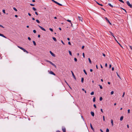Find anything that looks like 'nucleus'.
Instances as JSON below:
<instances>
[{
  "label": "nucleus",
  "instance_id": "obj_1",
  "mask_svg": "<svg viewBox=\"0 0 132 132\" xmlns=\"http://www.w3.org/2000/svg\"><path fill=\"white\" fill-rule=\"evenodd\" d=\"M17 47L21 50H22L24 52H26L27 53H28V52L23 48L19 46H18Z\"/></svg>",
  "mask_w": 132,
  "mask_h": 132
},
{
  "label": "nucleus",
  "instance_id": "obj_2",
  "mask_svg": "<svg viewBox=\"0 0 132 132\" xmlns=\"http://www.w3.org/2000/svg\"><path fill=\"white\" fill-rule=\"evenodd\" d=\"M46 61L47 62H48L49 63L51 64H52V65H53L54 67L55 68H56V66L54 64H53V63H52V62H51V61H48V60H46Z\"/></svg>",
  "mask_w": 132,
  "mask_h": 132
},
{
  "label": "nucleus",
  "instance_id": "obj_3",
  "mask_svg": "<svg viewBox=\"0 0 132 132\" xmlns=\"http://www.w3.org/2000/svg\"><path fill=\"white\" fill-rule=\"evenodd\" d=\"M46 61L47 62H48L49 63L51 64H52V65H53L54 67L55 68H56V66L54 64H53V63H52V62H51V61H48V60H46Z\"/></svg>",
  "mask_w": 132,
  "mask_h": 132
},
{
  "label": "nucleus",
  "instance_id": "obj_4",
  "mask_svg": "<svg viewBox=\"0 0 132 132\" xmlns=\"http://www.w3.org/2000/svg\"><path fill=\"white\" fill-rule=\"evenodd\" d=\"M127 3L128 6H130V7H132V5H131L129 1H127Z\"/></svg>",
  "mask_w": 132,
  "mask_h": 132
},
{
  "label": "nucleus",
  "instance_id": "obj_5",
  "mask_svg": "<svg viewBox=\"0 0 132 132\" xmlns=\"http://www.w3.org/2000/svg\"><path fill=\"white\" fill-rule=\"evenodd\" d=\"M38 26L42 30L45 31H46L45 29L44 28L40 26L39 25H38Z\"/></svg>",
  "mask_w": 132,
  "mask_h": 132
},
{
  "label": "nucleus",
  "instance_id": "obj_6",
  "mask_svg": "<svg viewBox=\"0 0 132 132\" xmlns=\"http://www.w3.org/2000/svg\"><path fill=\"white\" fill-rule=\"evenodd\" d=\"M105 19L108 22V23L111 25L112 24L110 22L109 20L108 19V18L106 17H105Z\"/></svg>",
  "mask_w": 132,
  "mask_h": 132
},
{
  "label": "nucleus",
  "instance_id": "obj_7",
  "mask_svg": "<svg viewBox=\"0 0 132 132\" xmlns=\"http://www.w3.org/2000/svg\"><path fill=\"white\" fill-rule=\"evenodd\" d=\"M78 18L79 20L81 21V22L82 21L83 18L82 17L80 16H78Z\"/></svg>",
  "mask_w": 132,
  "mask_h": 132
},
{
  "label": "nucleus",
  "instance_id": "obj_8",
  "mask_svg": "<svg viewBox=\"0 0 132 132\" xmlns=\"http://www.w3.org/2000/svg\"><path fill=\"white\" fill-rule=\"evenodd\" d=\"M50 52L52 56L53 57L55 56V55L54 53H53L51 51H50Z\"/></svg>",
  "mask_w": 132,
  "mask_h": 132
},
{
  "label": "nucleus",
  "instance_id": "obj_9",
  "mask_svg": "<svg viewBox=\"0 0 132 132\" xmlns=\"http://www.w3.org/2000/svg\"><path fill=\"white\" fill-rule=\"evenodd\" d=\"M71 73H72V76H73V78H74V79H76V78L75 77V76L74 73H73V72L72 71H71Z\"/></svg>",
  "mask_w": 132,
  "mask_h": 132
},
{
  "label": "nucleus",
  "instance_id": "obj_10",
  "mask_svg": "<svg viewBox=\"0 0 132 132\" xmlns=\"http://www.w3.org/2000/svg\"><path fill=\"white\" fill-rule=\"evenodd\" d=\"M109 32L111 34V35L114 37L115 40L116 41H117V40H116V38H115V37L113 35V34L111 31H109Z\"/></svg>",
  "mask_w": 132,
  "mask_h": 132
},
{
  "label": "nucleus",
  "instance_id": "obj_11",
  "mask_svg": "<svg viewBox=\"0 0 132 132\" xmlns=\"http://www.w3.org/2000/svg\"><path fill=\"white\" fill-rule=\"evenodd\" d=\"M62 129L63 132H66V129L65 128L62 127Z\"/></svg>",
  "mask_w": 132,
  "mask_h": 132
},
{
  "label": "nucleus",
  "instance_id": "obj_12",
  "mask_svg": "<svg viewBox=\"0 0 132 132\" xmlns=\"http://www.w3.org/2000/svg\"><path fill=\"white\" fill-rule=\"evenodd\" d=\"M49 73L52 75H54L55 76V74L52 71H50L49 72Z\"/></svg>",
  "mask_w": 132,
  "mask_h": 132
},
{
  "label": "nucleus",
  "instance_id": "obj_13",
  "mask_svg": "<svg viewBox=\"0 0 132 132\" xmlns=\"http://www.w3.org/2000/svg\"><path fill=\"white\" fill-rule=\"evenodd\" d=\"M91 114V115L93 117H94V112L92 111L90 112Z\"/></svg>",
  "mask_w": 132,
  "mask_h": 132
},
{
  "label": "nucleus",
  "instance_id": "obj_14",
  "mask_svg": "<svg viewBox=\"0 0 132 132\" xmlns=\"http://www.w3.org/2000/svg\"><path fill=\"white\" fill-rule=\"evenodd\" d=\"M0 36H1L2 37H3L5 38H6L5 36L3 34H1L0 33Z\"/></svg>",
  "mask_w": 132,
  "mask_h": 132
},
{
  "label": "nucleus",
  "instance_id": "obj_15",
  "mask_svg": "<svg viewBox=\"0 0 132 132\" xmlns=\"http://www.w3.org/2000/svg\"><path fill=\"white\" fill-rule=\"evenodd\" d=\"M56 4H58V5H60V6H62V5L59 3L57 2H56Z\"/></svg>",
  "mask_w": 132,
  "mask_h": 132
},
{
  "label": "nucleus",
  "instance_id": "obj_16",
  "mask_svg": "<svg viewBox=\"0 0 132 132\" xmlns=\"http://www.w3.org/2000/svg\"><path fill=\"white\" fill-rule=\"evenodd\" d=\"M111 123L112 126H113V121L112 119H111Z\"/></svg>",
  "mask_w": 132,
  "mask_h": 132
},
{
  "label": "nucleus",
  "instance_id": "obj_17",
  "mask_svg": "<svg viewBox=\"0 0 132 132\" xmlns=\"http://www.w3.org/2000/svg\"><path fill=\"white\" fill-rule=\"evenodd\" d=\"M90 127L91 128V129L92 130H94V129L93 128V127H92V124L91 123H90Z\"/></svg>",
  "mask_w": 132,
  "mask_h": 132
},
{
  "label": "nucleus",
  "instance_id": "obj_18",
  "mask_svg": "<svg viewBox=\"0 0 132 132\" xmlns=\"http://www.w3.org/2000/svg\"><path fill=\"white\" fill-rule=\"evenodd\" d=\"M52 38L53 40L55 42L56 41V38L54 37H53Z\"/></svg>",
  "mask_w": 132,
  "mask_h": 132
},
{
  "label": "nucleus",
  "instance_id": "obj_19",
  "mask_svg": "<svg viewBox=\"0 0 132 132\" xmlns=\"http://www.w3.org/2000/svg\"><path fill=\"white\" fill-rule=\"evenodd\" d=\"M123 116L121 117H120V120L121 121H122L123 120Z\"/></svg>",
  "mask_w": 132,
  "mask_h": 132
},
{
  "label": "nucleus",
  "instance_id": "obj_20",
  "mask_svg": "<svg viewBox=\"0 0 132 132\" xmlns=\"http://www.w3.org/2000/svg\"><path fill=\"white\" fill-rule=\"evenodd\" d=\"M108 4L111 7H113V6L110 3H109Z\"/></svg>",
  "mask_w": 132,
  "mask_h": 132
},
{
  "label": "nucleus",
  "instance_id": "obj_21",
  "mask_svg": "<svg viewBox=\"0 0 132 132\" xmlns=\"http://www.w3.org/2000/svg\"><path fill=\"white\" fill-rule=\"evenodd\" d=\"M88 60H89V63H92V62H91V61L90 59V58H88Z\"/></svg>",
  "mask_w": 132,
  "mask_h": 132
},
{
  "label": "nucleus",
  "instance_id": "obj_22",
  "mask_svg": "<svg viewBox=\"0 0 132 132\" xmlns=\"http://www.w3.org/2000/svg\"><path fill=\"white\" fill-rule=\"evenodd\" d=\"M84 78H82L81 79V82L82 83L83 82H84Z\"/></svg>",
  "mask_w": 132,
  "mask_h": 132
},
{
  "label": "nucleus",
  "instance_id": "obj_23",
  "mask_svg": "<svg viewBox=\"0 0 132 132\" xmlns=\"http://www.w3.org/2000/svg\"><path fill=\"white\" fill-rule=\"evenodd\" d=\"M83 71L84 72V73H85V74L87 75V73H86L85 70L84 69L83 70Z\"/></svg>",
  "mask_w": 132,
  "mask_h": 132
},
{
  "label": "nucleus",
  "instance_id": "obj_24",
  "mask_svg": "<svg viewBox=\"0 0 132 132\" xmlns=\"http://www.w3.org/2000/svg\"><path fill=\"white\" fill-rule=\"evenodd\" d=\"M69 52L70 55L71 56H72V53H71V52L70 51H69Z\"/></svg>",
  "mask_w": 132,
  "mask_h": 132
},
{
  "label": "nucleus",
  "instance_id": "obj_25",
  "mask_svg": "<svg viewBox=\"0 0 132 132\" xmlns=\"http://www.w3.org/2000/svg\"><path fill=\"white\" fill-rule=\"evenodd\" d=\"M33 43L34 45L35 46H36V43L34 41H33Z\"/></svg>",
  "mask_w": 132,
  "mask_h": 132
},
{
  "label": "nucleus",
  "instance_id": "obj_26",
  "mask_svg": "<svg viewBox=\"0 0 132 132\" xmlns=\"http://www.w3.org/2000/svg\"><path fill=\"white\" fill-rule=\"evenodd\" d=\"M13 9H14V10H15L16 11H17V9L15 8L14 7H13Z\"/></svg>",
  "mask_w": 132,
  "mask_h": 132
},
{
  "label": "nucleus",
  "instance_id": "obj_27",
  "mask_svg": "<svg viewBox=\"0 0 132 132\" xmlns=\"http://www.w3.org/2000/svg\"><path fill=\"white\" fill-rule=\"evenodd\" d=\"M36 21L38 23H40V22L38 20H37V19L36 20Z\"/></svg>",
  "mask_w": 132,
  "mask_h": 132
},
{
  "label": "nucleus",
  "instance_id": "obj_28",
  "mask_svg": "<svg viewBox=\"0 0 132 132\" xmlns=\"http://www.w3.org/2000/svg\"><path fill=\"white\" fill-rule=\"evenodd\" d=\"M98 86H100V89H102L103 87H102V86L101 85H99Z\"/></svg>",
  "mask_w": 132,
  "mask_h": 132
},
{
  "label": "nucleus",
  "instance_id": "obj_29",
  "mask_svg": "<svg viewBox=\"0 0 132 132\" xmlns=\"http://www.w3.org/2000/svg\"><path fill=\"white\" fill-rule=\"evenodd\" d=\"M82 90L83 91H84L85 92V93H86V90H85L83 88H82Z\"/></svg>",
  "mask_w": 132,
  "mask_h": 132
},
{
  "label": "nucleus",
  "instance_id": "obj_30",
  "mask_svg": "<svg viewBox=\"0 0 132 132\" xmlns=\"http://www.w3.org/2000/svg\"><path fill=\"white\" fill-rule=\"evenodd\" d=\"M32 9L34 11H36V9L34 7H33Z\"/></svg>",
  "mask_w": 132,
  "mask_h": 132
},
{
  "label": "nucleus",
  "instance_id": "obj_31",
  "mask_svg": "<svg viewBox=\"0 0 132 132\" xmlns=\"http://www.w3.org/2000/svg\"><path fill=\"white\" fill-rule=\"evenodd\" d=\"M93 102H95V97H94L93 98Z\"/></svg>",
  "mask_w": 132,
  "mask_h": 132
},
{
  "label": "nucleus",
  "instance_id": "obj_32",
  "mask_svg": "<svg viewBox=\"0 0 132 132\" xmlns=\"http://www.w3.org/2000/svg\"><path fill=\"white\" fill-rule=\"evenodd\" d=\"M116 73H117V76H118L119 77V78L120 79H121V78H120V77L119 76V75H118V73L117 72H116Z\"/></svg>",
  "mask_w": 132,
  "mask_h": 132
},
{
  "label": "nucleus",
  "instance_id": "obj_33",
  "mask_svg": "<svg viewBox=\"0 0 132 132\" xmlns=\"http://www.w3.org/2000/svg\"><path fill=\"white\" fill-rule=\"evenodd\" d=\"M96 2L97 3V4H98V5H100L101 6H103V5L102 4H100V3H98L97 2Z\"/></svg>",
  "mask_w": 132,
  "mask_h": 132
},
{
  "label": "nucleus",
  "instance_id": "obj_34",
  "mask_svg": "<svg viewBox=\"0 0 132 132\" xmlns=\"http://www.w3.org/2000/svg\"><path fill=\"white\" fill-rule=\"evenodd\" d=\"M119 1H120V2L122 3H124V2L122 0H118Z\"/></svg>",
  "mask_w": 132,
  "mask_h": 132
},
{
  "label": "nucleus",
  "instance_id": "obj_35",
  "mask_svg": "<svg viewBox=\"0 0 132 132\" xmlns=\"http://www.w3.org/2000/svg\"><path fill=\"white\" fill-rule=\"evenodd\" d=\"M65 82L69 86V87L71 88H71L70 87V86L68 84V83H67V82H66V81L65 80Z\"/></svg>",
  "mask_w": 132,
  "mask_h": 132
},
{
  "label": "nucleus",
  "instance_id": "obj_36",
  "mask_svg": "<svg viewBox=\"0 0 132 132\" xmlns=\"http://www.w3.org/2000/svg\"><path fill=\"white\" fill-rule=\"evenodd\" d=\"M94 92H92L91 93H90V94L91 95H94Z\"/></svg>",
  "mask_w": 132,
  "mask_h": 132
},
{
  "label": "nucleus",
  "instance_id": "obj_37",
  "mask_svg": "<svg viewBox=\"0 0 132 132\" xmlns=\"http://www.w3.org/2000/svg\"><path fill=\"white\" fill-rule=\"evenodd\" d=\"M49 30L51 31L52 32H53V29L52 28H49Z\"/></svg>",
  "mask_w": 132,
  "mask_h": 132
},
{
  "label": "nucleus",
  "instance_id": "obj_38",
  "mask_svg": "<svg viewBox=\"0 0 132 132\" xmlns=\"http://www.w3.org/2000/svg\"><path fill=\"white\" fill-rule=\"evenodd\" d=\"M109 130L108 128H107L106 129V132H109Z\"/></svg>",
  "mask_w": 132,
  "mask_h": 132
},
{
  "label": "nucleus",
  "instance_id": "obj_39",
  "mask_svg": "<svg viewBox=\"0 0 132 132\" xmlns=\"http://www.w3.org/2000/svg\"><path fill=\"white\" fill-rule=\"evenodd\" d=\"M114 92L113 91H112L111 93V94L112 95L113 94Z\"/></svg>",
  "mask_w": 132,
  "mask_h": 132
},
{
  "label": "nucleus",
  "instance_id": "obj_40",
  "mask_svg": "<svg viewBox=\"0 0 132 132\" xmlns=\"http://www.w3.org/2000/svg\"><path fill=\"white\" fill-rule=\"evenodd\" d=\"M102 97H101L100 98V101H101L102 100Z\"/></svg>",
  "mask_w": 132,
  "mask_h": 132
},
{
  "label": "nucleus",
  "instance_id": "obj_41",
  "mask_svg": "<svg viewBox=\"0 0 132 132\" xmlns=\"http://www.w3.org/2000/svg\"><path fill=\"white\" fill-rule=\"evenodd\" d=\"M74 60L76 62L77 61V59L76 58H75L74 59Z\"/></svg>",
  "mask_w": 132,
  "mask_h": 132
},
{
  "label": "nucleus",
  "instance_id": "obj_42",
  "mask_svg": "<svg viewBox=\"0 0 132 132\" xmlns=\"http://www.w3.org/2000/svg\"><path fill=\"white\" fill-rule=\"evenodd\" d=\"M125 92H124L123 93V95H122V97H123L125 95Z\"/></svg>",
  "mask_w": 132,
  "mask_h": 132
},
{
  "label": "nucleus",
  "instance_id": "obj_43",
  "mask_svg": "<svg viewBox=\"0 0 132 132\" xmlns=\"http://www.w3.org/2000/svg\"><path fill=\"white\" fill-rule=\"evenodd\" d=\"M103 120L104 121H105V117L104 116H103Z\"/></svg>",
  "mask_w": 132,
  "mask_h": 132
},
{
  "label": "nucleus",
  "instance_id": "obj_44",
  "mask_svg": "<svg viewBox=\"0 0 132 132\" xmlns=\"http://www.w3.org/2000/svg\"><path fill=\"white\" fill-rule=\"evenodd\" d=\"M33 32H34V33H36V30H33Z\"/></svg>",
  "mask_w": 132,
  "mask_h": 132
},
{
  "label": "nucleus",
  "instance_id": "obj_45",
  "mask_svg": "<svg viewBox=\"0 0 132 132\" xmlns=\"http://www.w3.org/2000/svg\"><path fill=\"white\" fill-rule=\"evenodd\" d=\"M3 12L4 13H5V10H3Z\"/></svg>",
  "mask_w": 132,
  "mask_h": 132
},
{
  "label": "nucleus",
  "instance_id": "obj_46",
  "mask_svg": "<svg viewBox=\"0 0 132 132\" xmlns=\"http://www.w3.org/2000/svg\"><path fill=\"white\" fill-rule=\"evenodd\" d=\"M52 2H54V3H56V1H55L54 0H51Z\"/></svg>",
  "mask_w": 132,
  "mask_h": 132
},
{
  "label": "nucleus",
  "instance_id": "obj_47",
  "mask_svg": "<svg viewBox=\"0 0 132 132\" xmlns=\"http://www.w3.org/2000/svg\"><path fill=\"white\" fill-rule=\"evenodd\" d=\"M67 21L68 22H69L71 23V21L70 20H67Z\"/></svg>",
  "mask_w": 132,
  "mask_h": 132
},
{
  "label": "nucleus",
  "instance_id": "obj_48",
  "mask_svg": "<svg viewBox=\"0 0 132 132\" xmlns=\"http://www.w3.org/2000/svg\"><path fill=\"white\" fill-rule=\"evenodd\" d=\"M82 55H83V56L84 57H85V54H84V53H83Z\"/></svg>",
  "mask_w": 132,
  "mask_h": 132
},
{
  "label": "nucleus",
  "instance_id": "obj_49",
  "mask_svg": "<svg viewBox=\"0 0 132 132\" xmlns=\"http://www.w3.org/2000/svg\"><path fill=\"white\" fill-rule=\"evenodd\" d=\"M130 109H128V113H130Z\"/></svg>",
  "mask_w": 132,
  "mask_h": 132
},
{
  "label": "nucleus",
  "instance_id": "obj_50",
  "mask_svg": "<svg viewBox=\"0 0 132 132\" xmlns=\"http://www.w3.org/2000/svg\"><path fill=\"white\" fill-rule=\"evenodd\" d=\"M129 47H130V48L132 50V46H129Z\"/></svg>",
  "mask_w": 132,
  "mask_h": 132
},
{
  "label": "nucleus",
  "instance_id": "obj_51",
  "mask_svg": "<svg viewBox=\"0 0 132 132\" xmlns=\"http://www.w3.org/2000/svg\"><path fill=\"white\" fill-rule=\"evenodd\" d=\"M28 39L29 40H31V38L30 37H28Z\"/></svg>",
  "mask_w": 132,
  "mask_h": 132
},
{
  "label": "nucleus",
  "instance_id": "obj_52",
  "mask_svg": "<svg viewBox=\"0 0 132 132\" xmlns=\"http://www.w3.org/2000/svg\"><path fill=\"white\" fill-rule=\"evenodd\" d=\"M94 107L95 108H96V105L95 104H94Z\"/></svg>",
  "mask_w": 132,
  "mask_h": 132
},
{
  "label": "nucleus",
  "instance_id": "obj_53",
  "mask_svg": "<svg viewBox=\"0 0 132 132\" xmlns=\"http://www.w3.org/2000/svg\"><path fill=\"white\" fill-rule=\"evenodd\" d=\"M0 27L3 28H4V27L2 25L0 24Z\"/></svg>",
  "mask_w": 132,
  "mask_h": 132
},
{
  "label": "nucleus",
  "instance_id": "obj_54",
  "mask_svg": "<svg viewBox=\"0 0 132 132\" xmlns=\"http://www.w3.org/2000/svg\"><path fill=\"white\" fill-rule=\"evenodd\" d=\"M61 42L64 45H65V44L63 43V41H62V40H61Z\"/></svg>",
  "mask_w": 132,
  "mask_h": 132
},
{
  "label": "nucleus",
  "instance_id": "obj_55",
  "mask_svg": "<svg viewBox=\"0 0 132 132\" xmlns=\"http://www.w3.org/2000/svg\"><path fill=\"white\" fill-rule=\"evenodd\" d=\"M35 14L37 15H38V14L36 12H35Z\"/></svg>",
  "mask_w": 132,
  "mask_h": 132
},
{
  "label": "nucleus",
  "instance_id": "obj_56",
  "mask_svg": "<svg viewBox=\"0 0 132 132\" xmlns=\"http://www.w3.org/2000/svg\"><path fill=\"white\" fill-rule=\"evenodd\" d=\"M68 44L69 45H71V43L70 42H68Z\"/></svg>",
  "mask_w": 132,
  "mask_h": 132
},
{
  "label": "nucleus",
  "instance_id": "obj_57",
  "mask_svg": "<svg viewBox=\"0 0 132 132\" xmlns=\"http://www.w3.org/2000/svg\"><path fill=\"white\" fill-rule=\"evenodd\" d=\"M102 54H103V56H104V57H105V55L103 53Z\"/></svg>",
  "mask_w": 132,
  "mask_h": 132
},
{
  "label": "nucleus",
  "instance_id": "obj_58",
  "mask_svg": "<svg viewBox=\"0 0 132 132\" xmlns=\"http://www.w3.org/2000/svg\"><path fill=\"white\" fill-rule=\"evenodd\" d=\"M101 112H102V113H103V110L102 109H101Z\"/></svg>",
  "mask_w": 132,
  "mask_h": 132
},
{
  "label": "nucleus",
  "instance_id": "obj_59",
  "mask_svg": "<svg viewBox=\"0 0 132 132\" xmlns=\"http://www.w3.org/2000/svg\"><path fill=\"white\" fill-rule=\"evenodd\" d=\"M30 5L31 6H34V4H30Z\"/></svg>",
  "mask_w": 132,
  "mask_h": 132
},
{
  "label": "nucleus",
  "instance_id": "obj_60",
  "mask_svg": "<svg viewBox=\"0 0 132 132\" xmlns=\"http://www.w3.org/2000/svg\"><path fill=\"white\" fill-rule=\"evenodd\" d=\"M112 71H113L114 70V68L113 67L112 68Z\"/></svg>",
  "mask_w": 132,
  "mask_h": 132
},
{
  "label": "nucleus",
  "instance_id": "obj_61",
  "mask_svg": "<svg viewBox=\"0 0 132 132\" xmlns=\"http://www.w3.org/2000/svg\"><path fill=\"white\" fill-rule=\"evenodd\" d=\"M105 67H107V64L106 63L105 64Z\"/></svg>",
  "mask_w": 132,
  "mask_h": 132
},
{
  "label": "nucleus",
  "instance_id": "obj_62",
  "mask_svg": "<svg viewBox=\"0 0 132 132\" xmlns=\"http://www.w3.org/2000/svg\"><path fill=\"white\" fill-rule=\"evenodd\" d=\"M111 64H110L109 65V68H111Z\"/></svg>",
  "mask_w": 132,
  "mask_h": 132
},
{
  "label": "nucleus",
  "instance_id": "obj_63",
  "mask_svg": "<svg viewBox=\"0 0 132 132\" xmlns=\"http://www.w3.org/2000/svg\"><path fill=\"white\" fill-rule=\"evenodd\" d=\"M28 14L29 16H31V14H30L29 13H28Z\"/></svg>",
  "mask_w": 132,
  "mask_h": 132
},
{
  "label": "nucleus",
  "instance_id": "obj_64",
  "mask_svg": "<svg viewBox=\"0 0 132 132\" xmlns=\"http://www.w3.org/2000/svg\"><path fill=\"white\" fill-rule=\"evenodd\" d=\"M84 46H82V49H83L84 48Z\"/></svg>",
  "mask_w": 132,
  "mask_h": 132
}]
</instances>
